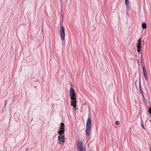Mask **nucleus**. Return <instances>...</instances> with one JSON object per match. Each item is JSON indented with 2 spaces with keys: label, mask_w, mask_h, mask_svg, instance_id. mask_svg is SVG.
Instances as JSON below:
<instances>
[{
  "label": "nucleus",
  "mask_w": 151,
  "mask_h": 151,
  "mask_svg": "<svg viewBox=\"0 0 151 151\" xmlns=\"http://www.w3.org/2000/svg\"><path fill=\"white\" fill-rule=\"evenodd\" d=\"M60 130L58 132V134L60 135L58 136V139L59 141L64 143V140L65 139V135L62 134L65 133V125L62 122L60 123Z\"/></svg>",
  "instance_id": "f257e3e1"
},
{
  "label": "nucleus",
  "mask_w": 151,
  "mask_h": 151,
  "mask_svg": "<svg viewBox=\"0 0 151 151\" xmlns=\"http://www.w3.org/2000/svg\"><path fill=\"white\" fill-rule=\"evenodd\" d=\"M70 96L72 99L71 101V105L73 106V108H76V94L74 89L72 87L70 88Z\"/></svg>",
  "instance_id": "f03ea898"
},
{
  "label": "nucleus",
  "mask_w": 151,
  "mask_h": 151,
  "mask_svg": "<svg viewBox=\"0 0 151 151\" xmlns=\"http://www.w3.org/2000/svg\"><path fill=\"white\" fill-rule=\"evenodd\" d=\"M88 117L87 120L86 126V134L88 136L89 135L90 133L91 130V113L88 114Z\"/></svg>",
  "instance_id": "7ed1b4c3"
},
{
  "label": "nucleus",
  "mask_w": 151,
  "mask_h": 151,
  "mask_svg": "<svg viewBox=\"0 0 151 151\" xmlns=\"http://www.w3.org/2000/svg\"><path fill=\"white\" fill-rule=\"evenodd\" d=\"M60 38L62 41H64L65 39V29L61 24L60 26Z\"/></svg>",
  "instance_id": "20e7f679"
},
{
  "label": "nucleus",
  "mask_w": 151,
  "mask_h": 151,
  "mask_svg": "<svg viewBox=\"0 0 151 151\" xmlns=\"http://www.w3.org/2000/svg\"><path fill=\"white\" fill-rule=\"evenodd\" d=\"M125 4L126 5L127 9L128 10H129L130 9V7L129 6V0H125Z\"/></svg>",
  "instance_id": "39448f33"
},
{
  "label": "nucleus",
  "mask_w": 151,
  "mask_h": 151,
  "mask_svg": "<svg viewBox=\"0 0 151 151\" xmlns=\"http://www.w3.org/2000/svg\"><path fill=\"white\" fill-rule=\"evenodd\" d=\"M81 147H83V145L81 141L78 142L77 145V147L78 149H79Z\"/></svg>",
  "instance_id": "423d86ee"
},
{
  "label": "nucleus",
  "mask_w": 151,
  "mask_h": 151,
  "mask_svg": "<svg viewBox=\"0 0 151 151\" xmlns=\"http://www.w3.org/2000/svg\"><path fill=\"white\" fill-rule=\"evenodd\" d=\"M139 90L140 93L142 95H143V91L142 89V87L141 85V83H140V80L139 81Z\"/></svg>",
  "instance_id": "0eeeda50"
},
{
  "label": "nucleus",
  "mask_w": 151,
  "mask_h": 151,
  "mask_svg": "<svg viewBox=\"0 0 151 151\" xmlns=\"http://www.w3.org/2000/svg\"><path fill=\"white\" fill-rule=\"evenodd\" d=\"M138 43L137 44V48H139L141 47V39H140L139 40H138Z\"/></svg>",
  "instance_id": "6e6552de"
},
{
  "label": "nucleus",
  "mask_w": 151,
  "mask_h": 151,
  "mask_svg": "<svg viewBox=\"0 0 151 151\" xmlns=\"http://www.w3.org/2000/svg\"><path fill=\"white\" fill-rule=\"evenodd\" d=\"M142 70H143V72L144 75L147 74L145 66L144 65H142Z\"/></svg>",
  "instance_id": "1a4fd4ad"
},
{
  "label": "nucleus",
  "mask_w": 151,
  "mask_h": 151,
  "mask_svg": "<svg viewBox=\"0 0 151 151\" xmlns=\"http://www.w3.org/2000/svg\"><path fill=\"white\" fill-rule=\"evenodd\" d=\"M142 27L143 29H146L147 28L146 24L145 23H143L142 24Z\"/></svg>",
  "instance_id": "9d476101"
},
{
  "label": "nucleus",
  "mask_w": 151,
  "mask_h": 151,
  "mask_svg": "<svg viewBox=\"0 0 151 151\" xmlns=\"http://www.w3.org/2000/svg\"><path fill=\"white\" fill-rule=\"evenodd\" d=\"M142 95L143 97L142 101H143V102L145 103H147L146 100L145 98L144 95Z\"/></svg>",
  "instance_id": "9b49d317"
},
{
  "label": "nucleus",
  "mask_w": 151,
  "mask_h": 151,
  "mask_svg": "<svg viewBox=\"0 0 151 151\" xmlns=\"http://www.w3.org/2000/svg\"><path fill=\"white\" fill-rule=\"evenodd\" d=\"M144 76L145 77V79L146 81H147L148 80V78L147 76V74L145 75H144Z\"/></svg>",
  "instance_id": "f8f14e48"
},
{
  "label": "nucleus",
  "mask_w": 151,
  "mask_h": 151,
  "mask_svg": "<svg viewBox=\"0 0 151 151\" xmlns=\"http://www.w3.org/2000/svg\"><path fill=\"white\" fill-rule=\"evenodd\" d=\"M78 150H79V151H85V150H83V147H81Z\"/></svg>",
  "instance_id": "ddd939ff"
},
{
  "label": "nucleus",
  "mask_w": 151,
  "mask_h": 151,
  "mask_svg": "<svg viewBox=\"0 0 151 151\" xmlns=\"http://www.w3.org/2000/svg\"><path fill=\"white\" fill-rule=\"evenodd\" d=\"M137 51L138 52H141V47H140L139 48H137Z\"/></svg>",
  "instance_id": "4468645a"
},
{
  "label": "nucleus",
  "mask_w": 151,
  "mask_h": 151,
  "mask_svg": "<svg viewBox=\"0 0 151 151\" xmlns=\"http://www.w3.org/2000/svg\"><path fill=\"white\" fill-rule=\"evenodd\" d=\"M148 112L150 114V116H151V109L150 108H149L148 110Z\"/></svg>",
  "instance_id": "2eb2a0df"
},
{
  "label": "nucleus",
  "mask_w": 151,
  "mask_h": 151,
  "mask_svg": "<svg viewBox=\"0 0 151 151\" xmlns=\"http://www.w3.org/2000/svg\"><path fill=\"white\" fill-rule=\"evenodd\" d=\"M141 126L144 129H145V128L144 127V125H143V123H141Z\"/></svg>",
  "instance_id": "dca6fc26"
},
{
  "label": "nucleus",
  "mask_w": 151,
  "mask_h": 151,
  "mask_svg": "<svg viewBox=\"0 0 151 151\" xmlns=\"http://www.w3.org/2000/svg\"><path fill=\"white\" fill-rule=\"evenodd\" d=\"M116 124L117 125H119V121H116Z\"/></svg>",
  "instance_id": "f3484780"
},
{
  "label": "nucleus",
  "mask_w": 151,
  "mask_h": 151,
  "mask_svg": "<svg viewBox=\"0 0 151 151\" xmlns=\"http://www.w3.org/2000/svg\"><path fill=\"white\" fill-rule=\"evenodd\" d=\"M140 118H141V123H143V121H142V117H141H141H140Z\"/></svg>",
  "instance_id": "a211bd4d"
},
{
  "label": "nucleus",
  "mask_w": 151,
  "mask_h": 151,
  "mask_svg": "<svg viewBox=\"0 0 151 151\" xmlns=\"http://www.w3.org/2000/svg\"><path fill=\"white\" fill-rule=\"evenodd\" d=\"M150 151H151V148L150 149Z\"/></svg>",
  "instance_id": "6ab92c4d"
},
{
  "label": "nucleus",
  "mask_w": 151,
  "mask_h": 151,
  "mask_svg": "<svg viewBox=\"0 0 151 151\" xmlns=\"http://www.w3.org/2000/svg\"><path fill=\"white\" fill-rule=\"evenodd\" d=\"M61 1H62V0H60Z\"/></svg>",
  "instance_id": "aec40b11"
}]
</instances>
